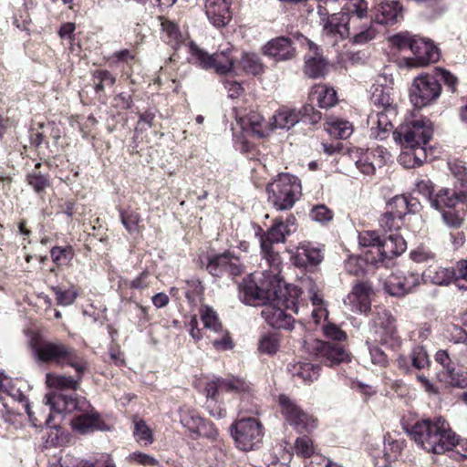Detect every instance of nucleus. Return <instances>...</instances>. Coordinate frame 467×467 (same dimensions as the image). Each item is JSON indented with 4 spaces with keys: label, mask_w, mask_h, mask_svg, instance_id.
<instances>
[{
    "label": "nucleus",
    "mask_w": 467,
    "mask_h": 467,
    "mask_svg": "<svg viewBox=\"0 0 467 467\" xmlns=\"http://www.w3.org/2000/svg\"><path fill=\"white\" fill-rule=\"evenodd\" d=\"M317 14L323 35L335 38L334 42L350 36L353 44L365 45L378 34L366 0H346L341 11L333 14H329L327 6L318 5Z\"/></svg>",
    "instance_id": "nucleus-1"
},
{
    "label": "nucleus",
    "mask_w": 467,
    "mask_h": 467,
    "mask_svg": "<svg viewBox=\"0 0 467 467\" xmlns=\"http://www.w3.org/2000/svg\"><path fill=\"white\" fill-rule=\"evenodd\" d=\"M45 404L49 407V414L45 420L48 428H57L53 422L55 414L72 413L79 410L82 413L71 420L72 428L80 434H86L96 430L104 431L105 423L99 419L98 413H88L90 407L86 399H78L72 395L50 392L45 396Z\"/></svg>",
    "instance_id": "nucleus-2"
},
{
    "label": "nucleus",
    "mask_w": 467,
    "mask_h": 467,
    "mask_svg": "<svg viewBox=\"0 0 467 467\" xmlns=\"http://www.w3.org/2000/svg\"><path fill=\"white\" fill-rule=\"evenodd\" d=\"M254 273L239 284V298L247 305H263L285 297L283 281L279 276L280 265Z\"/></svg>",
    "instance_id": "nucleus-3"
},
{
    "label": "nucleus",
    "mask_w": 467,
    "mask_h": 467,
    "mask_svg": "<svg viewBox=\"0 0 467 467\" xmlns=\"http://www.w3.org/2000/svg\"><path fill=\"white\" fill-rule=\"evenodd\" d=\"M433 134L431 122L427 119H415L401 124L393 131V139L407 150L400 158V163L421 165L427 160L426 145Z\"/></svg>",
    "instance_id": "nucleus-4"
},
{
    "label": "nucleus",
    "mask_w": 467,
    "mask_h": 467,
    "mask_svg": "<svg viewBox=\"0 0 467 467\" xmlns=\"http://www.w3.org/2000/svg\"><path fill=\"white\" fill-rule=\"evenodd\" d=\"M32 351L37 362L69 366L76 372L88 369L87 360L72 346L61 340H37L31 343Z\"/></svg>",
    "instance_id": "nucleus-5"
},
{
    "label": "nucleus",
    "mask_w": 467,
    "mask_h": 467,
    "mask_svg": "<svg viewBox=\"0 0 467 467\" xmlns=\"http://www.w3.org/2000/svg\"><path fill=\"white\" fill-rule=\"evenodd\" d=\"M300 180L289 173L279 174L266 186L268 202L276 211H287L293 208L301 196Z\"/></svg>",
    "instance_id": "nucleus-6"
},
{
    "label": "nucleus",
    "mask_w": 467,
    "mask_h": 467,
    "mask_svg": "<svg viewBox=\"0 0 467 467\" xmlns=\"http://www.w3.org/2000/svg\"><path fill=\"white\" fill-rule=\"evenodd\" d=\"M296 230V219L293 214H289L284 220L276 218L271 228L260 238L261 253L270 265H281L282 259L278 252L273 248L274 244L285 243L286 237Z\"/></svg>",
    "instance_id": "nucleus-7"
},
{
    "label": "nucleus",
    "mask_w": 467,
    "mask_h": 467,
    "mask_svg": "<svg viewBox=\"0 0 467 467\" xmlns=\"http://www.w3.org/2000/svg\"><path fill=\"white\" fill-rule=\"evenodd\" d=\"M263 306L261 315L270 327L276 329H293L295 319L287 311L297 313L298 306L294 299L284 297Z\"/></svg>",
    "instance_id": "nucleus-8"
},
{
    "label": "nucleus",
    "mask_w": 467,
    "mask_h": 467,
    "mask_svg": "<svg viewBox=\"0 0 467 467\" xmlns=\"http://www.w3.org/2000/svg\"><path fill=\"white\" fill-rule=\"evenodd\" d=\"M231 434L242 451H252L260 446L264 432L261 422L254 418H244L232 424Z\"/></svg>",
    "instance_id": "nucleus-9"
},
{
    "label": "nucleus",
    "mask_w": 467,
    "mask_h": 467,
    "mask_svg": "<svg viewBox=\"0 0 467 467\" xmlns=\"http://www.w3.org/2000/svg\"><path fill=\"white\" fill-rule=\"evenodd\" d=\"M370 328L376 334L375 340L382 345L394 348L400 344L398 335L395 319L387 309L376 306L372 312Z\"/></svg>",
    "instance_id": "nucleus-10"
},
{
    "label": "nucleus",
    "mask_w": 467,
    "mask_h": 467,
    "mask_svg": "<svg viewBox=\"0 0 467 467\" xmlns=\"http://www.w3.org/2000/svg\"><path fill=\"white\" fill-rule=\"evenodd\" d=\"M191 53L194 56L200 65L205 69H214L218 74H226L234 67L235 57L233 55L234 49L232 47H227L221 51L213 55L204 52L193 43L190 46Z\"/></svg>",
    "instance_id": "nucleus-11"
},
{
    "label": "nucleus",
    "mask_w": 467,
    "mask_h": 467,
    "mask_svg": "<svg viewBox=\"0 0 467 467\" xmlns=\"http://www.w3.org/2000/svg\"><path fill=\"white\" fill-rule=\"evenodd\" d=\"M441 90L440 81L434 76H419L410 89V101L417 108L425 107L439 98Z\"/></svg>",
    "instance_id": "nucleus-12"
},
{
    "label": "nucleus",
    "mask_w": 467,
    "mask_h": 467,
    "mask_svg": "<svg viewBox=\"0 0 467 467\" xmlns=\"http://www.w3.org/2000/svg\"><path fill=\"white\" fill-rule=\"evenodd\" d=\"M279 405L282 415L296 431L309 432L316 428V420L287 396H279Z\"/></svg>",
    "instance_id": "nucleus-13"
},
{
    "label": "nucleus",
    "mask_w": 467,
    "mask_h": 467,
    "mask_svg": "<svg viewBox=\"0 0 467 467\" xmlns=\"http://www.w3.org/2000/svg\"><path fill=\"white\" fill-rule=\"evenodd\" d=\"M460 444V439L443 417H435L432 441L429 452L442 454Z\"/></svg>",
    "instance_id": "nucleus-14"
},
{
    "label": "nucleus",
    "mask_w": 467,
    "mask_h": 467,
    "mask_svg": "<svg viewBox=\"0 0 467 467\" xmlns=\"http://www.w3.org/2000/svg\"><path fill=\"white\" fill-rule=\"evenodd\" d=\"M412 57L404 59L407 67H420L439 60L440 53L437 47L429 39L416 37L411 45Z\"/></svg>",
    "instance_id": "nucleus-15"
},
{
    "label": "nucleus",
    "mask_w": 467,
    "mask_h": 467,
    "mask_svg": "<svg viewBox=\"0 0 467 467\" xmlns=\"http://www.w3.org/2000/svg\"><path fill=\"white\" fill-rule=\"evenodd\" d=\"M421 275L414 271L395 274L385 282L384 288L393 296H403L420 285Z\"/></svg>",
    "instance_id": "nucleus-16"
},
{
    "label": "nucleus",
    "mask_w": 467,
    "mask_h": 467,
    "mask_svg": "<svg viewBox=\"0 0 467 467\" xmlns=\"http://www.w3.org/2000/svg\"><path fill=\"white\" fill-rule=\"evenodd\" d=\"M407 249L405 239L399 234L393 233L380 240L378 245L377 257H372L371 263L386 265L394 257L400 255Z\"/></svg>",
    "instance_id": "nucleus-17"
},
{
    "label": "nucleus",
    "mask_w": 467,
    "mask_h": 467,
    "mask_svg": "<svg viewBox=\"0 0 467 467\" xmlns=\"http://www.w3.org/2000/svg\"><path fill=\"white\" fill-rule=\"evenodd\" d=\"M373 289L368 282H358L347 296L344 303L353 313L366 314L370 310Z\"/></svg>",
    "instance_id": "nucleus-18"
},
{
    "label": "nucleus",
    "mask_w": 467,
    "mask_h": 467,
    "mask_svg": "<svg viewBox=\"0 0 467 467\" xmlns=\"http://www.w3.org/2000/svg\"><path fill=\"white\" fill-rule=\"evenodd\" d=\"M262 53L275 62H285L296 57L293 41L285 36H278L269 40L262 47Z\"/></svg>",
    "instance_id": "nucleus-19"
},
{
    "label": "nucleus",
    "mask_w": 467,
    "mask_h": 467,
    "mask_svg": "<svg viewBox=\"0 0 467 467\" xmlns=\"http://www.w3.org/2000/svg\"><path fill=\"white\" fill-rule=\"evenodd\" d=\"M292 259L296 266L310 270L323 261L324 254L320 247L315 246L310 243H301L297 246Z\"/></svg>",
    "instance_id": "nucleus-20"
},
{
    "label": "nucleus",
    "mask_w": 467,
    "mask_h": 467,
    "mask_svg": "<svg viewBox=\"0 0 467 467\" xmlns=\"http://www.w3.org/2000/svg\"><path fill=\"white\" fill-rule=\"evenodd\" d=\"M231 4L232 0H206L205 14L213 26L222 28L229 24L233 16Z\"/></svg>",
    "instance_id": "nucleus-21"
},
{
    "label": "nucleus",
    "mask_w": 467,
    "mask_h": 467,
    "mask_svg": "<svg viewBox=\"0 0 467 467\" xmlns=\"http://www.w3.org/2000/svg\"><path fill=\"white\" fill-rule=\"evenodd\" d=\"M404 8L399 1L391 0L381 3L374 11L372 23L380 25H394L403 19Z\"/></svg>",
    "instance_id": "nucleus-22"
},
{
    "label": "nucleus",
    "mask_w": 467,
    "mask_h": 467,
    "mask_svg": "<svg viewBox=\"0 0 467 467\" xmlns=\"http://www.w3.org/2000/svg\"><path fill=\"white\" fill-rule=\"evenodd\" d=\"M237 123L245 132H250L257 138H265L272 131L269 124L265 123L263 116L254 110H250L247 114L236 115Z\"/></svg>",
    "instance_id": "nucleus-23"
},
{
    "label": "nucleus",
    "mask_w": 467,
    "mask_h": 467,
    "mask_svg": "<svg viewBox=\"0 0 467 467\" xmlns=\"http://www.w3.org/2000/svg\"><path fill=\"white\" fill-rule=\"evenodd\" d=\"M435 418L425 419L415 422L408 432L414 441L429 452L432 441Z\"/></svg>",
    "instance_id": "nucleus-24"
},
{
    "label": "nucleus",
    "mask_w": 467,
    "mask_h": 467,
    "mask_svg": "<svg viewBox=\"0 0 467 467\" xmlns=\"http://www.w3.org/2000/svg\"><path fill=\"white\" fill-rule=\"evenodd\" d=\"M317 355L324 358L327 366H334L348 360L349 355L339 343L317 341Z\"/></svg>",
    "instance_id": "nucleus-25"
},
{
    "label": "nucleus",
    "mask_w": 467,
    "mask_h": 467,
    "mask_svg": "<svg viewBox=\"0 0 467 467\" xmlns=\"http://www.w3.org/2000/svg\"><path fill=\"white\" fill-rule=\"evenodd\" d=\"M391 115L383 111H376L369 115L368 122L370 125L369 137L376 140H385L391 131L393 125Z\"/></svg>",
    "instance_id": "nucleus-26"
},
{
    "label": "nucleus",
    "mask_w": 467,
    "mask_h": 467,
    "mask_svg": "<svg viewBox=\"0 0 467 467\" xmlns=\"http://www.w3.org/2000/svg\"><path fill=\"white\" fill-rule=\"evenodd\" d=\"M453 276L454 275L451 267L430 265L421 274V280L424 283H431L440 286H446L452 283Z\"/></svg>",
    "instance_id": "nucleus-27"
},
{
    "label": "nucleus",
    "mask_w": 467,
    "mask_h": 467,
    "mask_svg": "<svg viewBox=\"0 0 467 467\" xmlns=\"http://www.w3.org/2000/svg\"><path fill=\"white\" fill-rule=\"evenodd\" d=\"M84 373L85 372H76L74 377L47 373L46 376V382L53 389L61 390H77L79 388Z\"/></svg>",
    "instance_id": "nucleus-28"
},
{
    "label": "nucleus",
    "mask_w": 467,
    "mask_h": 467,
    "mask_svg": "<svg viewBox=\"0 0 467 467\" xmlns=\"http://www.w3.org/2000/svg\"><path fill=\"white\" fill-rule=\"evenodd\" d=\"M300 112L288 108L279 109L272 117L269 123L270 129H286L289 130L299 121Z\"/></svg>",
    "instance_id": "nucleus-29"
},
{
    "label": "nucleus",
    "mask_w": 467,
    "mask_h": 467,
    "mask_svg": "<svg viewBox=\"0 0 467 467\" xmlns=\"http://www.w3.org/2000/svg\"><path fill=\"white\" fill-rule=\"evenodd\" d=\"M312 102L316 101L320 108H331L337 104V92L326 85H315L309 94Z\"/></svg>",
    "instance_id": "nucleus-30"
},
{
    "label": "nucleus",
    "mask_w": 467,
    "mask_h": 467,
    "mask_svg": "<svg viewBox=\"0 0 467 467\" xmlns=\"http://www.w3.org/2000/svg\"><path fill=\"white\" fill-rule=\"evenodd\" d=\"M327 63L323 57L317 52V48L313 54H308L305 57L304 72L306 76L313 78L324 77L326 74Z\"/></svg>",
    "instance_id": "nucleus-31"
},
{
    "label": "nucleus",
    "mask_w": 467,
    "mask_h": 467,
    "mask_svg": "<svg viewBox=\"0 0 467 467\" xmlns=\"http://www.w3.org/2000/svg\"><path fill=\"white\" fill-rule=\"evenodd\" d=\"M180 422L185 428L189 436L192 438L197 431L199 424L202 423V417L193 409L187 406H182L179 409Z\"/></svg>",
    "instance_id": "nucleus-32"
},
{
    "label": "nucleus",
    "mask_w": 467,
    "mask_h": 467,
    "mask_svg": "<svg viewBox=\"0 0 467 467\" xmlns=\"http://www.w3.org/2000/svg\"><path fill=\"white\" fill-rule=\"evenodd\" d=\"M417 202H411L404 195L395 196L387 206L389 212H392L396 216L402 220L403 216L410 213H416Z\"/></svg>",
    "instance_id": "nucleus-33"
},
{
    "label": "nucleus",
    "mask_w": 467,
    "mask_h": 467,
    "mask_svg": "<svg viewBox=\"0 0 467 467\" xmlns=\"http://www.w3.org/2000/svg\"><path fill=\"white\" fill-rule=\"evenodd\" d=\"M371 101L378 108L377 111H383L395 116L397 111L389 93L383 88H376L371 96Z\"/></svg>",
    "instance_id": "nucleus-34"
},
{
    "label": "nucleus",
    "mask_w": 467,
    "mask_h": 467,
    "mask_svg": "<svg viewBox=\"0 0 467 467\" xmlns=\"http://www.w3.org/2000/svg\"><path fill=\"white\" fill-rule=\"evenodd\" d=\"M431 205L440 212L445 211V208L453 209L457 205L456 193L450 189H441L434 194Z\"/></svg>",
    "instance_id": "nucleus-35"
},
{
    "label": "nucleus",
    "mask_w": 467,
    "mask_h": 467,
    "mask_svg": "<svg viewBox=\"0 0 467 467\" xmlns=\"http://www.w3.org/2000/svg\"><path fill=\"white\" fill-rule=\"evenodd\" d=\"M161 26L162 38L173 48L180 46L182 41V36L175 23L166 18L161 17Z\"/></svg>",
    "instance_id": "nucleus-36"
},
{
    "label": "nucleus",
    "mask_w": 467,
    "mask_h": 467,
    "mask_svg": "<svg viewBox=\"0 0 467 467\" xmlns=\"http://www.w3.org/2000/svg\"><path fill=\"white\" fill-rule=\"evenodd\" d=\"M326 130L331 136L339 139H347L353 132V127L349 121L333 117L327 119Z\"/></svg>",
    "instance_id": "nucleus-37"
},
{
    "label": "nucleus",
    "mask_w": 467,
    "mask_h": 467,
    "mask_svg": "<svg viewBox=\"0 0 467 467\" xmlns=\"http://www.w3.org/2000/svg\"><path fill=\"white\" fill-rule=\"evenodd\" d=\"M230 252L210 255L207 257L206 270L213 276L220 277L226 273V265L229 264Z\"/></svg>",
    "instance_id": "nucleus-38"
},
{
    "label": "nucleus",
    "mask_w": 467,
    "mask_h": 467,
    "mask_svg": "<svg viewBox=\"0 0 467 467\" xmlns=\"http://www.w3.org/2000/svg\"><path fill=\"white\" fill-rule=\"evenodd\" d=\"M319 365H315L308 362L293 365L291 369L293 376L302 379L306 383H310L317 379L319 376Z\"/></svg>",
    "instance_id": "nucleus-39"
},
{
    "label": "nucleus",
    "mask_w": 467,
    "mask_h": 467,
    "mask_svg": "<svg viewBox=\"0 0 467 467\" xmlns=\"http://www.w3.org/2000/svg\"><path fill=\"white\" fill-rule=\"evenodd\" d=\"M221 390L235 392L241 395H249L252 390L251 384L238 377H230L221 381Z\"/></svg>",
    "instance_id": "nucleus-40"
},
{
    "label": "nucleus",
    "mask_w": 467,
    "mask_h": 467,
    "mask_svg": "<svg viewBox=\"0 0 467 467\" xmlns=\"http://www.w3.org/2000/svg\"><path fill=\"white\" fill-rule=\"evenodd\" d=\"M242 68L248 74L260 75L265 70V65L260 57L254 53H244L240 60Z\"/></svg>",
    "instance_id": "nucleus-41"
},
{
    "label": "nucleus",
    "mask_w": 467,
    "mask_h": 467,
    "mask_svg": "<svg viewBox=\"0 0 467 467\" xmlns=\"http://www.w3.org/2000/svg\"><path fill=\"white\" fill-rule=\"evenodd\" d=\"M201 319L204 328L213 333H220L223 329L217 313L210 306H204L200 309Z\"/></svg>",
    "instance_id": "nucleus-42"
},
{
    "label": "nucleus",
    "mask_w": 467,
    "mask_h": 467,
    "mask_svg": "<svg viewBox=\"0 0 467 467\" xmlns=\"http://www.w3.org/2000/svg\"><path fill=\"white\" fill-rule=\"evenodd\" d=\"M380 236L376 231H364L359 233L358 241L360 245L371 247L372 250L366 254V260L371 263L373 255L378 252V245L380 244Z\"/></svg>",
    "instance_id": "nucleus-43"
},
{
    "label": "nucleus",
    "mask_w": 467,
    "mask_h": 467,
    "mask_svg": "<svg viewBox=\"0 0 467 467\" xmlns=\"http://www.w3.org/2000/svg\"><path fill=\"white\" fill-rule=\"evenodd\" d=\"M410 259L417 264H430L437 259L436 253L427 244H420L410 253Z\"/></svg>",
    "instance_id": "nucleus-44"
},
{
    "label": "nucleus",
    "mask_w": 467,
    "mask_h": 467,
    "mask_svg": "<svg viewBox=\"0 0 467 467\" xmlns=\"http://www.w3.org/2000/svg\"><path fill=\"white\" fill-rule=\"evenodd\" d=\"M302 289L307 291L309 298L314 307L325 306L323 296L320 294L319 285L311 277H306L302 281Z\"/></svg>",
    "instance_id": "nucleus-45"
},
{
    "label": "nucleus",
    "mask_w": 467,
    "mask_h": 467,
    "mask_svg": "<svg viewBox=\"0 0 467 467\" xmlns=\"http://www.w3.org/2000/svg\"><path fill=\"white\" fill-rule=\"evenodd\" d=\"M451 269L454 275L452 283L460 290H467V259L459 260Z\"/></svg>",
    "instance_id": "nucleus-46"
},
{
    "label": "nucleus",
    "mask_w": 467,
    "mask_h": 467,
    "mask_svg": "<svg viewBox=\"0 0 467 467\" xmlns=\"http://www.w3.org/2000/svg\"><path fill=\"white\" fill-rule=\"evenodd\" d=\"M280 347V339L276 334H265L259 340L258 349L261 353L273 355Z\"/></svg>",
    "instance_id": "nucleus-47"
},
{
    "label": "nucleus",
    "mask_w": 467,
    "mask_h": 467,
    "mask_svg": "<svg viewBox=\"0 0 467 467\" xmlns=\"http://www.w3.org/2000/svg\"><path fill=\"white\" fill-rule=\"evenodd\" d=\"M219 432L214 424L203 418L192 439L196 440L199 438H205L214 441L217 440Z\"/></svg>",
    "instance_id": "nucleus-48"
},
{
    "label": "nucleus",
    "mask_w": 467,
    "mask_h": 467,
    "mask_svg": "<svg viewBox=\"0 0 467 467\" xmlns=\"http://www.w3.org/2000/svg\"><path fill=\"white\" fill-rule=\"evenodd\" d=\"M133 434L136 441L142 445H149L153 441L152 431L142 420L135 421Z\"/></svg>",
    "instance_id": "nucleus-49"
},
{
    "label": "nucleus",
    "mask_w": 467,
    "mask_h": 467,
    "mask_svg": "<svg viewBox=\"0 0 467 467\" xmlns=\"http://www.w3.org/2000/svg\"><path fill=\"white\" fill-rule=\"evenodd\" d=\"M53 293L56 295L57 304L67 306L72 305L78 296V292L73 286L67 290H63L58 286H53Z\"/></svg>",
    "instance_id": "nucleus-50"
},
{
    "label": "nucleus",
    "mask_w": 467,
    "mask_h": 467,
    "mask_svg": "<svg viewBox=\"0 0 467 467\" xmlns=\"http://www.w3.org/2000/svg\"><path fill=\"white\" fill-rule=\"evenodd\" d=\"M72 467H116V464L109 455L101 454L97 458L79 460Z\"/></svg>",
    "instance_id": "nucleus-51"
},
{
    "label": "nucleus",
    "mask_w": 467,
    "mask_h": 467,
    "mask_svg": "<svg viewBox=\"0 0 467 467\" xmlns=\"http://www.w3.org/2000/svg\"><path fill=\"white\" fill-rule=\"evenodd\" d=\"M412 366L417 369H421L429 366L430 360L426 349L422 346H416L410 353Z\"/></svg>",
    "instance_id": "nucleus-52"
},
{
    "label": "nucleus",
    "mask_w": 467,
    "mask_h": 467,
    "mask_svg": "<svg viewBox=\"0 0 467 467\" xmlns=\"http://www.w3.org/2000/svg\"><path fill=\"white\" fill-rule=\"evenodd\" d=\"M402 224V220L388 210L379 219V226L382 230L392 232L399 230Z\"/></svg>",
    "instance_id": "nucleus-53"
},
{
    "label": "nucleus",
    "mask_w": 467,
    "mask_h": 467,
    "mask_svg": "<svg viewBox=\"0 0 467 467\" xmlns=\"http://www.w3.org/2000/svg\"><path fill=\"white\" fill-rule=\"evenodd\" d=\"M119 216L123 226L130 234L137 231L138 224L140 222V215L137 212L120 210Z\"/></svg>",
    "instance_id": "nucleus-54"
},
{
    "label": "nucleus",
    "mask_w": 467,
    "mask_h": 467,
    "mask_svg": "<svg viewBox=\"0 0 467 467\" xmlns=\"http://www.w3.org/2000/svg\"><path fill=\"white\" fill-rule=\"evenodd\" d=\"M50 255L55 264L62 265L73 257V249L70 246H56L51 249Z\"/></svg>",
    "instance_id": "nucleus-55"
},
{
    "label": "nucleus",
    "mask_w": 467,
    "mask_h": 467,
    "mask_svg": "<svg viewBox=\"0 0 467 467\" xmlns=\"http://www.w3.org/2000/svg\"><path fill=\"white\" fill-rule=\"evenodd\" d=\"M6 391H8L9 395L12 396L15 400H16L20 403H23L25 410H26V414L28 415V418H29L31 423L34 426L36 427L41 424L40 420L37 418L34 417L33 412L31 410L30 404L27 400V398L23 392H21L19 389H12L10 390L7 389Z\"/></svg>",
    "instance_id": "nucleus-56"
},
{
    "label": "nucleus",
    "mask_w": 467,
    "mask_h": 467,
    "mask_svg": "<svg viewBox=\"0 0 467 467\" xmlns=\"http://www.w3.org/2000/svg\"><path fill=\"white\" fill-rule=\"evenodd\" d=\"M93 78L99 80L95 85L97 93L103 91L105 86H113L116 82L115 77L108 70H95Z\"/></svg>",
    "instance_id": "nucleus-57"
},
{
    "label": "nucleus",
    "mask_w": 467,
    "mask_h": 467,
    "mask_svg": "<svg viewBox=\"0 0 467 467\" xmlns=\"http://www.w3.org/2000/svg\"><path fill=\"white\" fill-rule=\"evenodd\" d=\"M295 451L299 456L307 458L314 452V445L312 440L307 436H302L295 441Z\"/></svg>",
    "instance_id": "nucleus-58"
},
{
    "label": "nucleus",
    "mask_w": 467,
    "mask_h": 467,
    "mask_svg": "<svg viewBox=\"0 0 467 467\" xmlns=\"http://www.w3.org/2000/svg\"><path fill=\"white\" fill-rule=\"evenodd\" d=\"M309 216L313 221L325 223L332 220L333 213L327 206L319 204L312 208Z\"/></svg>",
    "instance_id": "nucleus-59"
},
{
    "label": "nucleus",
    "mask_w": 467,
    "mask_h": 467,
    "mask_svg": "<svg viewBox=\"0 0 467 467\" xmlns=\"http://www.w3.org/2000/svg\"><path fill=\"white\" fill-rule=\"evenodd\" d=\"M358 169L365 175L373 174L376 171L377 163L372 160L368 150L364 152L362 156L356 161Z\"/></svg>",
    "instance_id": "nucleus-60"
},
{
    "label": "nucleus",
    "mask_w": 467,
    "mask_h": 467,
    "mask_svg": "<svg viewBox=\"0 0 467 467\" xmlns=\"http://www.w3.org/2000/svg\"><path fill=\"white\" fill-rule=\"evenodd\" d=\"M443 223L451 228H460L464 221V218L453 209L441 212Z\"/></svg>",
    "instance_id": "nucleus-61"
},
{
    "label": "nucleus",
    "mask_w": 467,
    "mask_h": 467,
    "mask_svg": "<svg viewBox=\"0 0 467 467\" xmlns=\"http://www.w3.org/2000/svg\"><path fill=\"white\" fill-rule=\"evenodd\" d=\"M324 334L327 338L341 343L347 339V334L337 326L328 323L323 327Z\"/></svg>",
    "instance_id": "nucleus-62"
},
{
    "label": "nucleus",
    "mask_w": 467,
    "mask_h": 467,
    "mask_svg": "<svg viewBox=\"0 0 467 467\" xmlns=\"http://www.w3.org/2000/svg\"><path fill=\"white\" fill-rule=\"evenodd\" d=\"M415 36H410L408 33L397 34L389 38L391 44L398 47L400 50L410 49L411 51V45L413 44Z\"/></svg>",
    "instance_id": "nucleus-63"
},
{
    "label": "nucleus",
    "mask_w": 467,
    "mask_h": 467,
    "mask_svg": "<svg viewBox=\"0 0 467 467\" xmlns=\"http://www.w3.org/2000/svg\"><path fill=\"white\" fill-rule=\"evenodd\" d=\"M450 170L456 180L462 183L467 182V167L462 161L450 163Z\"/></svg>",
    "instance_id": "nucleus-64"
}]
</instances>
